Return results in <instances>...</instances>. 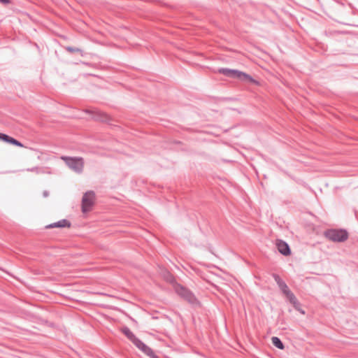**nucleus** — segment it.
Listing matches in <instances>:
<instances>
[{
	"label": "nucleus",
	"instance_id": "14",
	"mask_svg": "<svg viewBox=\"0 0 358 358\" xmlns=\"http://www.w3.org/2000/svg\"><path fill=\"white\" fill-rule=\"evenodd\" d=\"M9 1L10 0H0V2L3 3H8Z\"/></svg>",
	"mask_w": 358,
	"mask_h": 358
},
{
	"label": "nucleus",
	"instance_id": "10",
	"mask_svg": "<svg viewBox=\"0 0 358 358\" xmlns=\"http://www.w3.org/2000/svg\"><path fill=\"white\" fill-rule=\"evenodd\" d=\"M93 120L96 121H99L102 122H106L109 121L110 116L109 115L106 114V113L98 110L97 113L96 115V117H93Z\"/></svg>",
	"mask_w": 358,
	"mask_h": 358
},
{
	"label": "nucleus",
	"instance_id": "8",
	"mask_svg": "<svg viewBox=\"0 0 358 358\" xmlns=\"http://www.w3.org/2000/svg\"><path fill=\"white\" fill-rule=\"evenodd\" d=\"M277 248L282 255L288 256L291 254L289 247L287 243L282 240L276 241Z\"/></svg>",
	"mask_w": 358,
	"mask_h": 358
},
{
	"label": "nucleus",
	"instance_id": "4",
	"mask_svg": "<svg viewBox=\"0 0 358 358\" xmlns=\"http://www.w3.org/2000/svg\"><path fill=\"white\" fill-rule=\"evenodd\" d=\"M326 236L335 242H343L348 239V234L343 229H331L326 233Z\"/></svg>",
	"mask_w": 358,
	"mask_h": 358
},
{
	"label": "nucleus",
	"instance_id": "7",
	"mask_svg": "<svg viewBox=\"0 0 358 358\" xmlns=\"http://www.w3.org/2000/svg\"><path fill=\"white\" fill-rule=\"evenodd\" d=\"M178 293L182 296L184 299L187 300L189 302L194 303L196 302V299L194 295L187 289L182 287H178L177 288Z\"/></svg>",
	"mask_w": 358,
	"mask_h": 358
},
{
	"label": "nucleus",
	"instance_id": "12",
	"mask_svg": "<svg viewBox=\"0 0 358 358\" xmlns=\"http://www.w3.org/2000/svg\"><path fill=\"white\" fill-rule=\"evenodd\" d=\"M271 341H272V343L276 348H279L280 350H283L285 348L284 345L282 344L281 341L278 337H275V336L272 337L271 338Z\"/></svg>",
	"mask_w": 358,
	"mask_h": 358
},
{
	"label": "nucleus",
	"instance_id": "11",
	"mask_svg": "<svg viewBox=\"0 0 358 358\" xmlns=\"http://www.w3.org/2000/svg\"><path fill=\"white\" fill-rule=\"evenodd\" d=\"M70 222L66 220H62L47 226V228L69 227Z\"/></svg>",
	"mask_w": 358,
	"mask_h": 358
},
{
	"label": "nucleus",
	"instance_id": "3",
	"mask_svg": "<svg viewBox=\"0 0 358 358\" xmlns=\"http://www.w3.org/2000/svg\"><path fill=\"white\" fill-rule=\"evenodd\" d=\"M96 196L92 191L85 192L82 198L81 210L83 213H87L92 210L95 203Z\"/></svg>",
	"mask_w": 358,
	"mask_h": 358
},
{
	"label": "nucleus",
	"instance_id": "1",
	"mask_svg": "<svg viewBox=\"0 0 358 358\" xmlns=\"http://www.w3.org/2000/svg\"><path fill=\"white\" fill-rule=\"evenodd\" d=\"M122 332L143 353L152 358H157L152 350L136 338L128 328H123Z\"/></svg>",
	"mask_w": 358,
	"mask_h": 358
},
{
	"label": "nucleus",
	"instance_id": "5",
	"mask_svg": "<svg viewBox=\"0 0 358 358\" xmlns=\"http://www.w3.org/2000/svg\"><path fill=\"white\" fill-rule=\"evenodd\" d=\"M62 159L64 160L66 165L76 172H81L84 167V162L82 158H73L62 157Z\"/></svg>",
	"mask_w": 358,
	"mask_h": 358
},
{
	"label": "nucleus",
	"instance_id": "13",
	"mask_svg": "<svg viewBox=\"0 0 358 358\" xmlns=\"http://www.w3.org/2000/svg\"><path fill=\"white\" fill-rule=\"evenodd\" d=\"M83 111L90 115L91 118L93 120V117H96V115L97 113L98 109L96 108H86L83 110Z\"/></svg>",
	"mask_w": 358,
	"mask_h": 358
},
{
	"label": "nucleus",
	"instance_id": "2",
	"mask_svg": "<svg viewBox=\"0 0 358 358\" xmlns=\"http://www.w3.org/2000/svg\"><path fill=\"white\" fill-rule=\"evenodd\" d=\"M218 72L230 78H238L242 81L253 83L257 85H259L258 81L255 80L250 75L244 72L228 69H220L218 70Z\"/></svg>",
	"mask_w": 358,
	"mask_h": 358
},
{
	"label": "nucleus",
	"instance_id": "9",
	"mask_svg": "<svg viewBox=\"0 0 358 358\" xmlns=\"http://www.w3.org/2000/svg\"><path fill=\"white\" fill-rule=\"evenodd\" d=\"M0 140H2L6 143H10L18 147H24V145L20 141L5 134L0 133Z\"/></svg>",
	"mask_w": 358,
	"mask_h": 358
},
{
	"label": "nucleus",
	"instance_id": "6",
	"mask_svg": "<svg viewBox=\"0 0 358 358\" xmlns=\"http://www.w3.org/2000/svg\"><path fill=\"white\" fill-rule=\"evenodd\" d=\"M278 285L281 290L285 293V294H286L287 297L289 299L290 302L296 306V305L297 304V301L294 294L289 291L287 285L281 281L278 282Z\"/></svg>",
	"mask_w": 358,
	"mask_h": 358
}]
</instances>
